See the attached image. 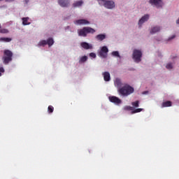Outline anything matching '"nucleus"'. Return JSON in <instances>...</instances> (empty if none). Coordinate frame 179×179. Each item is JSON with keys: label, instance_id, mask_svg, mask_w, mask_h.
<instances>
[{"label": "nucleus", "instance_id": "obj_3", "mask_svg": "<svg viewBox=\"0 0 179 179\" xmlns=\"http://www.w3.org/2000/svg\"><path fill=\"white\" fill-rule=\"evenodd\" d=\"M12 57H13V52L9 50H5L2 57L3 64L8 65L12 61Z\"/></svg>", "mask_w": 179, "mask_h": 179}, {"label": "nucleus", "instance_id": "obj_2", "mask_svg": "<svg viewBox=\"0 0 179 179\" xmlns=\"http://www.w3.org/2000/svg\"><path fill=\"white\" fill-rule=\"evenodd\" d=\"M89 33L93 34L94 33H96V30L89 27H85L83 29L78 30V36H80V37H86V36H87Z\"/></svg>", "mask_w": 179, "mask_h": 179}, {"label": "nucleus", "instance_id": "obj_21", "mask_svg": "<svg viewBox=\"0 0 179 179\" xmlns=\"http://www.w3.org/2000/svg\"><path fill=\"white\" fill-rule=\"evenodd\" d=\"M0 41H3L4 43H10L12 38H0Z\"/></svg>", "mask_w": 179, "mask_h": 179}, {"label": "nucleus", "instance_id": "obj_31", "mask_svg": "<svg viewBox=\"0 0 179 179\" xmlns=\"http://www.w3.org/2000/svg\"><path fill=\"white\" fill-rule=\"evenodd\" d=\"M112 55H113V57H120V53L118 51H114L112 52Z\"/></svg>", "mask_w": 179, "mask_h": 179}, {"label": "nucleus", "instance_id": "obj_18", "mask_svg": "<svg viewBox=\"0 0 179 179\" xmlns=\"http://www.w3.org/2000/svg\"><path fill=\"white\" fill-rule=\"evenodd\" d=\"M96 40L98 41H103V40H105L106 38V35L105 34H99L96 36Z\"/></svg>", "mask_w": 179, "mask_h": 179}, {"label": "nucleus", "instance_id": "obj_19", "mask_svg": "<svg viewBox=\"0 0 179 179\" xmlns=\"http://www.w3.org/2000/svg\"><path fill=\"white\" fill-rule=\"evenodd\" d=\"M45 45H47V41L45 40L41 41L38 43V47H44Z\"/></svg>", "mask_w": 179, "mask_h": 179}, {"label": "nucleus", "instance_id": "obj_9", "mask_svg": "<svg viewBox=\"0 0 179 179\" xmlns=\"http://www.w3.org/2000/svg\"><path fill=\"white\" fill-rule=\"evenodd\" d=\"M109 100L111 103H114L115 104H121L122 103L121 99L117 96H109Z\"/></svg>", "mask_w": 179, "mask_h": 179}, {"label": "nucleus", "instance_id": "obj_38", "mask_svg": "<svg viewBox=\"0 0 179 179\" xmlns=\"http://www.w3.org/2000/svg\"><path fill=\"white\" fill-rule=\"evenodd\" d=\"M2 27V26L1 25V24H0V29Z\"/></svg>", "mask_w": 179, "mask_h": 179}, {"label": "nucleus", "instance_id": "obj_23", "mask_svg": "<svg viewBox=\"0 0 179 179\" xmlns=\"http://www.w3.org/2000/svg\"><path fill=\"white\" fill-rule=\"evenodd\" d=\"M83 3V1H76L73 4V6H74V8H76V6H82Z\"/></svg>", "mask_w": 179, "mask_h": 179}, {"label": "nucleus", "instance_id": "obj_28", "mask_svg": "<svg viewBox=\"0 0 179 179\" xmlns=\"http://www.w3.org/2000/svg\"><path fill=\"white\" fill-rule=\"evenodd\" d=\"M124 110L127 111H134V107L132 106H125Z\"/></svg>", "mask_w": 179, "mask_h": 179}, {"label": "nucleus", "instance_id": "obj_15", "mask_svg": "<svg viewBox=\"0 0 179 179\" xmlns=\"http://www.w3.org/2000/svg\"><path fill=\"white\" fill-rule=\"evenodd\" d=\"M103 79L105 80V82H110L111 78L110 76V73L106 71L103 73Z\"/></svg>", "mask_w": 179, "mask_h": 179}, {"label": "nucleus", "instance_id": "obj_7", "mask_svg": "<svg viewBox=\"0 0 179 179\" xmlns=\"http://www.w3.org/2000/svg\"><path fill=\"white\" fill-rule=\"evenodd\" d=\"M150 5H155L156 8H162L163 6V1L162 0H150Z\"/></svg>", "mask_w": 179, "mask_h": 179}, {"label": "nucleus", "instance_id": "obj_29", "mask_svg": "<svg viewBox=\"0 0 179 179\" xmlns=\"http://www.w3.org/2000/svg\"><path fill=\"white\" fill-rule=\"evenodd\" d=\"M166 69H173V64L169 63L166 66Z\"/></svg>", "mask_w": 179, "mask_h": 179}, {"label": "nucleus", "instance_id": "obj_34", "mask_svg": "<svg viewBox=\"0 0 179 179\" xmlns=\"http://www.w3.org/2000/svg\"><path fill=\"white\" fill-rule=\"evenodd\" d=\"M13 1H15V0H6V2H12Z\"/></svg>", "mask_w": 179, "mask_h": 179}, {"label": "nucleus", "instance_id": "obj_11", "mask_svg": "<svg viewBox=\"0 0 179 179\" xmlns=\"http://www.w3.org/2000/svg\"><path fill=\"white\" fill-rule=\"evenodd\" d=\"M149 20V15H145L143 16L138 21V25L141 26L145 23V22H148Z\"/></svg>", "mask_w": 179, "mask_h": 179}, {"label": "nucleus", "instance_id": "obj_5", "mask_svg": "<svg viewBox=\"0 0 179 179\" xmlns=\"http://www.w3.org/2000/svg\"><path fill=\"white\" fill-rule=\"evenodd\" d=\"M99 3L107 9H113V8H115V3L113 1L99 0Z\"/></svg>", "mask_w": 179, "mask_h": 179}, {"label": "nucleus", "instance_id": "obj_22", "mask_svg": "<svg viewBox=\"0 0 179 179\" xmlns=\"http://www.w3.org/2000/svg\"><path fill=\"white\" fill-rule=\"evenodd\" d=\"M87 61V56H83L80 57L79 60V64H82L83 62H86Z\"/></svg>", "mask_w": 179, "mask_h": 179}, {"label": "nucleus", "instance_id": "obj_26", "mask_svg": "<svg viewBox=\"0 0 179 179\" xmlns=\"http://www.w3.org/2000/svg\"><path fill=\"white\" fill-rule=\"evenodd\" d=\"M131 106H133L134 107H139V101L132 102Z\"/></svg>", "mask_w": 179, "mask_h": 179}, {"label": "nucleus", "instance_id": "obj_25", "mask_svg": "<svg viewBox=\"0 0 179 179\" xmlns=\"http://www.w3.org/2000/svg\"><path fill=\"white\" fill-rule=\"evenodd\" d=\"M0 33H1V34H8V33H9V30L7 29H0Z\"/></svg>", "mask_w": 179, "mask_h": 179}, {"label": "nucleus", "instance_id": "obj_14", "mask_svg": "<svg viewBox=\"0 0 179 179\" xmlns=\"http://www.w3.org/2000/svg\"><path fill=\"white\" fill-rule=\"evenodd\" d=\"M171 106H173V102H171V101H164L162 103V108H164L166 107H171Z\"/></svg>", "mask_w": 179, "mask_h": 179}, {"label": "nucleus", "instance_id": "obj_32", "mask_svg": "<svg viewBox=\"0 0 179 179\" xmlns=\"http://www.w3.org/2000/svg\"><path fill=\"white\" fill-rule=\"evenodd\" d=\"M90 57H91V58H96V53L94 52H91L90 54Z\"/></svg>", "mask_w": 179, "mask_h": 179}, {"label": "nucleus", "instance_id": "obj_10", "mask_svg": "<svg viewBox=\"0 0 179 179\" xmlns=\"http://www.w3.org/2000/svg\"><path fill=\"white\" fill-rule=\"evenodd\" d=\"M75 24H90V22H89L87 20L81 19V20H77L74 22Z\"/></svg>", "mask_w": 179, "mask_h": 179}, {"label": "nucleus", "instance_id": "obj_39", "mask_svg": "<svg viewBox=\"0 0 179 179\" xmlns=\"http://www.w3.org/2000/svg\"><path fill=\"white\" fill-rule=\"evenodd\" d=\"M1 1H2V0H0V2H1Z\"/></svg>", "mask_w": 179, "mask_h": 179}, {"label": "nucleus", "instance_id": "obj_4", "mask_svg": "<svg viewBox=\"0 0 179 179\" xmlns=\"http://www.w3.org/2000/svg\"><path fill=\"white\" fill-rule=\"evenodd\" d=\"M132 58L134 62H141L142 61V51L138 49H134L133 50Z\"/></svg>", "mask_w": 179, "mask_h": 179}, {"label": "nucleus", "instance_id": "obj_33", "mask_svg": "<svg viewBox=\"0 0 179 179\" xmlns=\"http://www.w3.org/2000/svg\"><path fill=\"white\" fill-rule=\"evenodd\" d=\"M173 38H176V35H173L171 37L169 38V41L173 40Z\"/></svg>", "mask_w": 179, "mask_h": 179}, {"label": "nucleus", "instance_id": "obj_35", "mask_svg": "<svg viewBox=\"0 0 179 179\" xmlns=\"http://www.w3.org/2000/svg\"><path fill=\"white\" fill-rule=\"evenodd\" d=\"M176 23H177L178 24H179V18H178V20H177Z\"/></svg>", "mask_w": 179, "mask_h": 179}, {"label": "nucleus", "instance_id": "obj_16", "mask_svg": "<svg viewBox=\"0 0 179 179\" xmlns=\"http://www.w3.org/2000/svg\"><path fill=\"white\" fill-rule=\"evenodd\" d=\"M115 86H116V87H120V89H121V86H122V83L121 82V80L120 78L115 79Z\"/></svg>", "mask_w": 179, "mask_h": 179}, {"label": "nucleus", "instance_id": "obj_37", "mask_svg": "<svg viewBox=\"0 0 179 179\" xmlns=\"http://www.w3.org/2000/svg\"><path fill=\"white\" fill-rule=\"evenodd\" d=\"M146 93H148V92H143V94H146Z\"/></svg>", "mask_w": 179, "mask_h": 179}, {"label": "nucleus", "instance_id": "obj_24", "mask_svg": "<svg viewBox=\"0 0 179 179\" xmlns=\"http://www.w3.org/2000/svg\"><path fill=\"white\" fill-rule=\"evenodd\" d=\"M48 112L49 113V114L54 113V106H49L48 108Z\"/></svg>", "mask_w": 179, "mask_h": 179}, {"label": "nucleus", "instance_id": "obj_6", "mask_svg": "<svg viewBox=\"0 0 179 179\" xmlns=\"http://www.w3.org/2000/svg\"><path fill=\"white\" fill-rule=\"evenodd\" d=\"M107 55H108V48L103 46L99 52V56L101 57V58H107Z\"/></svg>", "mask_w": 179, "mask_h": 179}, {"label": "nucleus", "instance_id": "obj_20", "mask_svg": "<svg viewBox=\"0 0 179 179\" xmlns=\"http://www.w3.org/2000/svg\"><path fill=\"white\" fill-rule=\"evenodd\" d=\"M46 43H47L48 45H49V47H51V45H52V44H54V39H52V38H49L46 41Z\"/></svg>", "mask_w": 179, "mask_h": 179}, {"label": "nucleus", "instance_id": "obj_17", "mask_svg": "<svg viewBox=\"0 0 179 179\" xmlns=\"http://www.w3.org/2000/svg\"><path fill=\"white\" fill-rule=\"evenodd\" d=\"M22 24L24 26H27V25L30 24V22H29V17H22Z\"/></svg>", "mask_w": 179, "mask_h": 179}, {"label": "nucleus", "instance_id": "obj_36", "mask_svg": "<svg viewBox=\"0 0 179 179\" xmlns=\"http://www.w3.org/2000/svg\"><path fill=\"white\" fill-rule=\"evenodd\" d=\"M26 3H29V0H25Z\"/></svg>", "mask_w": 179, "mask_h": 179}, {"label": "nucleus", "instance_id": "obj_12", "mask_svg": "<svg viewBox=\"0 0 179 179\" xmlns=\"http://www.w3.org/2000/svg\"><path fill=\"white\" fill-rule=\"evenodd\" d=\"M162 30V27L159 26L153 27L151 28V30L150 31V34H156V33H159Z\"/></svg>", "mask_w": 179, "mask_h": 179}, {"label": "nucleus", "instance_id": "obj_1", "mask_svg": "<svg viewBox=\"0 0 179 179\" xmlns=\"http://www.w3.org/2000/svg\"><path fill=\"white\" fill-rule=\"evenodd\" d=\"M119 93L122 96H129V94H132L134 93V87H131V85H125L123 87L118 89Z\"/></svg>", "mask_w": 179, "mask_h": 179}, {"label": "nucleus", "instance_id": "obj_8", "mask_svg": "<svg viewBox=\"0 0 179 179\" xmlns=\"http://www.w3.org/2000/svg\"><path fill=\"white\" fill-rule=\"evenodd\" d=\"M57 2L62 8H68L69 6V0H58Z\"/></svg>", "mask_w": 179, "mask_h": 179}, {"label": "nucleus", "instance_id": "obj_27", "mask_svg": "<svg viewBox=\"0 0 179 179\" xmlns=\"http://www.w3.org/2000/svg\"><path fill=\"white\" fill-rule=\"evenodd\" d=\"M142 110H143V109H142V108H137V109H136L134 110H132L131 111V114H136V113H141V111H142Z\"/></svg>", "mask_w": 179, "mask_h": 179}, {"label": "nucleus", "instance_id": "obj_30", "mask_svg": "<svg viewBox=\"0 0 179 179\" xmlns=\"http://www.w3.org/2000/svg\"><path fill=\"white\" fill-rule=\"evenodd\" d=\"M5 72V69H3V67H2V64H0V76H2V73Z\"/></svg>", "mask_w": 179, "mask_h": 179}, {"label": "nucleus", "instance_id": "obj_13", "mask_svg": "<svg viewBox=\"0 0 179 179\" xmlns=\"http://www.w3.org/2000/svg\"><path fill=\"white\" fill-rule=\"evenodd\" d=\"M80 46L84 48V50H92L93 48V46L88 43L83 42L80 43Z\"/></svg>", "mask_w": 179, "mask_h": 179}]
</instances>
